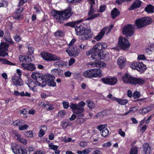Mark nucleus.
<instances>
[{
    "label": "nucleus",
    "instance_id": "39",
    "mask_svg": "<svg viewBox=\"0 0 154 154\" xmlns=\"http://www.w3.org/2000/svg\"><path fill=\"white\" fill-rule=\"evenodd\" d=\"M112 144L111 142L108 141L103 143L102 146L105 148H108L112 146Z\"/></svg>",
    "mask_w": 154,
    "mask_h": 154
},
{
    "label": "nucleus",
    "instance_id": "16",
    "mask_svg": "<svg viewBox=\"0 0 154 154\" xmlns=\"http://www.w3.org/2000/svg\"><path fill=\"white\" fill-rule=\"evenodd\" d=\"M92 34L91 31L90 29H86L84 32L83 34L81 37V39L82 40L87 39L92 37Z\"/></svg>",
    "mask_w": 154,
    "mask_h": 154
},
{
    "label": "nucleus",
    "instance_id": "21",
    "mask_svg": "<svg viewBox=\"0 0 154 154\" xmlns=\"http://www.w3.org/2000/svg\"><path fill=\"white\" fill-rule=\"evenodd\" d=\"M75 31L76 33L78 35H81L82 37L85 29L82 25H80L79 26L76 27L75 28Z\"/></svg>",
    "mask_w": 154,
    "mask_h": 154
},
{
    "label": "nucleus",
    "instance_id": "36",
    "mask_svg": "<svg viewBox=\"0 0 154 154\" xmlns=\"http://www.w3.org/2000/svg\"><path fill=\"white\" fill-rule=\"evenodd\" d=\"M41 127L42 128L40 129L38 133L39 136L40 137H42L44 135V132L47 129V128L45 126H42Z\"/></svg>",
    "mask_w": 154,
    "mask_h": 154
},
{
    "label": "nucleus",
    "instance_id": "56",
    "mask_svg": "<svg viewBox=\"0 0 154 154\" xmlns=\"http://www.w3.org/2000/svg\"><path fill=\"white\" fill-rule=\"evenodd\" d=\"M33 49H28V56L29 57L32 56L33 57V56L32 55L33 54Z\"/></svg>",
    "mask_w": 154,
    "mask_h": 154
},
{
    "label": "nucleus",
    "instance_id": "22",
    "mask_svg": "<svg viewBox=\"0 0 154 154\" xmlns=\"http://www.w3.org/2000/svg\"><path fill=\"white\" fill-rule=\"evenodd\" d=\"M107 27L103 28L99 34L94 38L98 41L100 40L104 35L105 32L107 30Z\"/></svg>",
    "mask_w": 154,
    "mask_h": 154
},
{
    "label": "nucleus",
    "instance_id": "27",
    "mask_svg": "<svg viewBox=\"0 0 154 154\" xmlns=\"http://www.w3.org/2000/svg\"><path fill=\"white\" fill-rule=\"evenodd\" d=\"M83 19H81L74 22H69L65 24V25L66 26H70L73 27L76 26V24L80 23L83 22Z\"/></svg>",
    "mask_w": 154,
    "mask_h": 154
},
{
    "label": "nucleus",
    "instance_id": "2",
    "mask_svg": "<svg viewBox=\"0 0 154 154\" xmlns=\"http://www.w3.org/2000/svg\"><path fill=\"white\" fill-rule=\"evenodd\" d=\"M85 105V103L82 101L79 102L78 104L71 103L69 106L72 112L77 115L78 119L77 122L80 124H82L85 121L82 117L84 116L83 112L84 111V106Z\"/></svg>",
    "mask_w": 154,
    "mask_h": 154
},
{
    "label": "nucleus",
    "instance_id": "32",
    "mask_svg": "<svg viewBox=\"0 0 154 154\" xmlns=\"http://www.w3.org/2000/svg\"><path fill=\"white\" fill-rule=\"evenodd\" d=\"M151 110V107H147L140 109L139 110V112L140 114L144 115L149 112Z\"/></svg>",
    "mask_w": 154,
    "mask_h": 154
},
{
    "label": "nucleus",
    "instance_id": "57",
    "mask_svg": "<svg viewBox=\"0 0 154 154\" xmlns=\"http://www.w3.org/2000/svg\"><path fill=\"white\" fill-rule=\"evenodd\" d=\"M106 6L105 5H101L100 7L99 12H103L106 9Z\"/></svg>",
    "mask_w": 154,
    "mask_h": 154
},
{
    "label": "nucleus",
    "instance_id": "51",
    "mask_svg": "<svg viewBox=\"0 0 154 154\" xmlns=\"http://www.w3.org/2000/svg\"><path fill=\"white\" fill-rule=\"evenodd\" d=\"M20 96L21 97L27 96L30 97L31 96V94L27 92H24V91H23L20 92Z\"/></svg>",
    "mask_w": 154,
    "mask_h": 154
},
{
    "label": "nucleus",
    "instance_id": "50",
    "mask_svg": "<svg viewBox=\"0 0 154 154\" xmlns=\"http://www.w3.org/2000/svg\"><path fill=\"white\" fill-rule=\"evenodd\" d=\"M87 102L88 104V106L91 109L94 108L95 106L94 103L91 101L90 100H88L87 101Z\"/></svg>",
    "mask_w": 154,
    "mask_h": 154
},
{
    "label": "nucleus",
    "instance_id": "42",
    "mask_svg": "<svg viewBox=\"0 0 154 154\" xmlns=\"http://www.w3.org/2000/svg\"><path fill=\"white\" fill-rule=\"evenodd\" d=\"M101 135L103 137H106L109 134V131L108 129L106 128L103 131H101Z\"/></svg>",
    "mask_w": 154,
    "mask_h": 154
},
{
    "label": "nucleus",
    "instance_id": "7",
    "mask_svg": "<svg viewBox=\"0 0 154 154\" xmlns=\"http://www.w3.org/2000/svg\"><path fill=\"white\" fill-rule=\"evenodd\" d=\"M40 55L43 59L46 61H55L61 60V58L55 54L46 52H42Z\"/></svg>",
    "mask_w": 154,
    "mask_h": 154
},
{
    "label": "nucleus",
    "instance_id": "9",
    "mask_svg": "<svg viewBox=\"0 0 154 154\" xmlns=\"http://www.w3.org/2000/svg\"><path fill=\"white\" fill-rule=\"evenodd\" d=\"M101 80L104 84L110 85H114L117 82V78L112 76L103 77L101 79Z\"/></svg>",
    "mask_w": 154,
    "mask_h": 154
},
{
    "label": "nucleus",
    "instance_id": "62",
    "mask_svg": "<svg viewBox=\"0 0 154 154\" xmlns=\"http://www.w3.org/2000/svg\"><path fill=\"white\" fill-rule=\"evenodd\" d=\"M91 149L90 148H88L86 149H84L83 150V154H88L91 152Z\"/></svg>",
    "mask_w": 154,
    "mask_h": 154
},
{
    "label": "nucleus",
    "instance_id": "55",
    "mask_svg": "<svg viewBox=\"0 0 154 154\" xmlns=\"http://www.w3.org/2000/svg\"><path fill=\"white\" fill-rule=\"evenodd\" d=\"M49 147L50 149L54 151L58 149V146L54 145L52 144H50L49 145Z\"/></svg>",
    "mask_w": 154,
    "mask_h": 154
},
{
    "label": "nucleus",
    "instance_id": "33",
    "mask_svg": "<svg viewBox=\"0 0 154 154\" xmlns=\"http://www.w3.org/2000/svg\"><path fill=\"white\" fill-rule=\"evenodd\" d=\"M111 13L112 18L113 19H114L119 14L120 12L116 8H115L111 11Z\"/></svg>",
    "mask_w": 154,
    "mask_h": 154
},
{
    "label": "nucleus",
    "instance_id": "52",
    "mask_svg": "<svg viewBox=\"0 0 154 154\" xmlns=\"http://www.w3.org/2000/svg\"><path fill=\"white\" fill-rule=\"evenodd\" d=\"M28 127V126L26 124L23 125H20L19 126V129L20 131L24 130L26 129Z\"/></svg>",
    "mask_w": 154,
    "mask_h": 154
},
{
    "label": "nucleus",
    "instance_id": "64",
    "mask_svg": "<svg viewBox=\"0 0 154 154\" xmlns=\"http://www.w3.org/2000/svg\"><path fill=\"white\" fill-rule=\"evenodd\" d=\"M60 70V69H59L55 68L52 70L51 72L53 74L55 75L56 74H57L58 73Z\"/></svg>",
    "mask_w": 154,
    "mask_h": 154
},
{
    "label": "nucleus",
    "instance_id": "12",
    "mask_svg": "<svg viewBox=\"0 0 154 154\" xmlns=\"http://www.w3.org/2000/svg\"><path fill=\"white\" fill-rule=\"evenodd\" d=\"M126 37L123 38L121 36L119 38L118 46L120 48H130V43L126 38Z\"/></svg>",
    "mask_w": 154,
    "mask_h": 154
},
{
    "label": "nucleus",
    "instance_id": "23",
    "mask_svg": "<svg viewBox=\"0 0 154 154\" xmlns=\"http://www.w3.org/2000/svg\"><path fill=\"white\" fill-rule=\"evenodd\" d=\"M27 85H28L30 89L33 91L34 89V88L36 87V86L39 85L37 84V81L35 82H34L32 80H29L27 83Z\"/></svg>",
    "mask_w": 154,
    "mask_h": 154
},
{
    "label": "nucleus",
    "instance_id": "29",
    "mask_svg": "<svg viewBox=\"0 0 154 154\" xmlns=\"http://www.w3.org/2000/svg\"><path fill=\"white\" fill-rule=\"evenodd\" d=\"M114 100H116L118 103L120 105H125L128 103V100L126 99H122L118 98H113Z\"/></svg>",
    "mask_w": 154,
    "mask_h": 154
},
{
    "label": "nucleus",
    "instance_id": "14",
    "mask_svg": "<svg viewBox=\"0 0 154 154\" xmlns=\"http://www.w3.org/2000/svg\"><path fill=\"white\" fill-rule=\"evenodd\" d=\"M12 80L13 84L17 86H22L23 85V81L20 77L15 75L12 77Z\"/></svg>",
    "mask_w": 154,
    "mask_h": 154
},
{
    "label": "nucleus",
    "instance_id": "10",
    "mask_svg": "<svg viewBox=\"0 0 154 154\" xmlns=\"http://www.w3.org/2000/svg\"><path fill=\"white\" fill-rule=\"evenodd\" d=\"M134 27L131 24L126 25L123 29V33L127 36H132L134 33Z\"/></svg>",
    "mask_w": 154,
    "mask_h": 154
},
{
    "label": "nucleus",
    "instance_id": "37",
    "mask_svg": "<svg viewBox=\"0 0 154 154\" xmlns=\"http://www.w3.org/2000/svg\"><path fill=\"white\" fill-rule=\"evenodd\" d=\"M33 131L32 130L26 131L24 134L25 136L28 137H32L34 136Z\"/></svg>",
    "mask_w": 154,
    "mask_h": 154
},
{
    "label": "nucleus",
    "instance_id": "61",
    "mask_svg": "<svg viewBox=\"0 0 154 154\" xmlns=\"http://www.w3.org/2000/svg\"><path fill=\"white\" fill-rule=\"evenodd\" d=\"M137 59L139 60H146V58L144 55L140 54L138 55Z\"/></svg>",
    "mask_w": 154,
    "mask_h": 154
},
{
    "label": "nucleus",
    "instance_id": "35",
    "mask_svg": "<svg viewBox=\"0 0 154 154\" xmlns=\"http://www.w3.org/2000/svg\"><path fill=\"white\" fill-rule=\"evenodd\" d=\"M61 126L63 129L66 128L67 126H71L72 123L71 122L63 121L61 122Z\"/></svg>",
    "mask_w": 154,
    "mask_h": 154
},
{
    "label": "nucleus",
    "instance_id": "15",
    "mask_svg": "<svg viewBox=\"0 0 154 154\" xmlns=\"http://www.w3.org/2000/svg\"><path fill=\"white\" fill-rule=\"evenodd\" d=\"M21 66L23 69H26L31 71H33L36 69L35 65L31 63H22L21 64Z\"/></svg>",
    "mask_w": 154,
    "mask_h": 154
},
{
    "label": "nucleus",
    "instance_id": "24",
    "mask_svg": "<svg viewBox=\"0 0 154 154\" xmlns=\"http://www.w3.org/2000/svg\"><path fill=\"white\" fill-rule=\"evenodd\" d=\"M57 61L55 62L53 65L55 67H62L64 66L67 65V63L63 60H57Z\"/></svg>",
    "mask_w": 154,
    "mask_h": 154
},
{
    "label": "nucleus",
    "instance_id": "63",
    "mask_svg": "<svg viewBox=\"0 0 154 154\" xmlns=\"http://www.w3.org/2000/svg\"><path fill=\"white\" fill-rule=\"evenodd\" d=\"M75 62V60L73 58H71L69 61V65L71 66Z\"/></svg>",
    "mask_w": 154,
    "mask_h": 154
},
{
    "label": "nucleus",
    "instance_id": "41",
    "mask_svg": "<svg viewBox=\"0 0 154 154\" xmlns=\"http://www.w3.org/2000/svg\"><path fill=\"white\" fill-rule=\"evenodd\" d=\"M100 15L99 14H91L88 15L89 17L87 18V20H92L95 18L98 17Z\"/></svg>",
    "mask_w": 154,
    "mask_h": 154
},
{
    "label": "nucleus",
    "instance_id": "20",
    "mask_svg": "<svg viewBox=\"0 0 154 154\" xmlns=\"http://www.w3.org/2000/svg\"><path fill=\"white\" fill-rule=\"evenodd\" d=\"M14 134L15 135V137L17 141L25 145L27 144V141L25 139L22 137L20 134L16 132L14 133Z\"/></svg>",
    "mask_w": 154,
    "mask_h": 154
},
{
    "label": "nucleus",
    "instance_id": "17",
    "mask_svg": "<svg viewBox=\"0 0 154 154\" xmlns=\"http://www.w3.org/2000/svg\"><path fill=\"white\" fill-rule=\"evenodd\" d=\"M19 60L20 62H30L33 61V57L20 55L19 57Z\"/></svg>",
    "mask_w": 154,
    "mask_h": 154
},
{
    "label": "nucleus",
    "instance_id": "40",
    "mask_svg": "<svg viewBox=\"0 0 154 154\" xmlns=\"http://www.w3.org/2000/svg\"><path fill=\"white\" fill-rule=\"evenodd\" d=\"M9 44L5 42H2L0 45V48H8Z\"/></svg>",
    "mask_w": 154,
    "mask_h": 154
},
{
    "label": "nucleus",
    "instance_id": "28",
    "mask_svg": "<svg viewBox=\"0 0 154 154\" xmlns=\"http://www.w3.org/2000/svg\"><path fill=\"white\" fill-rule=\"evenodd\" d=\"M144 154H150L151 151L150 146L148 143H145L143 145Z\"/></svg>",
    "mask_w": 154,
    "mask_h": 154
},
{
    "label": "nucleus",
    "instance_id": "34",
    "mask_svg": "<svg viewBox=\"0 0 154 154\" xmlns=\"http://www.w3.org/2000/svg\"><path fill=\"white\" fill-rule=\"evenodd\" d=\"M154 6L149 4L145 8V11L148 13H153L154 12Z\"/></svg>",
    "mask_w": 154,
    "mask_h": 154
},
{
    "label": "nucleus",
    "instance_id": "46",
    "mask_svg": "<svg viewBox=\"0 0 154 154\" xmlns=\"http://www.w3.org/2000/svg\"><path fill=\"white\" fill-rule=\"evenodd\" d=\"M138 152V149L137 147L134 146L131 149L130 154H137Z\"/></svg>",
    "mask_w": 154,
    "mask_h": 154
},
{
    "label": "nucleus",
    "instance_id": "60",
    "mask_svg": "<svg viewBox=\"0 0 154 154\" xmlns=\"http://www.w3.org/2000/svg\"><path fill=\"white\" fill-rule=\"evenodd\" d=\"M119 134L122 137H124L125 136V133L122 131L121 129H119L118 131Z\"/></svg>",
    "mask_w": 154,
    "mask_h": 154
},
{
    "label": "nucleus",
    "instance_id": "38",
    "mask_svg": "<svg viewBox=\"0 0 154 154\" xmlns=\"http://www.w3.org/2000/svg\"><path fill=\"white\" fill-rule=\"evenodd\" d=\"M90 71V69L85 71L82 74L83 76L85 78H91Z\"/></svg>",
    "mask_w": 154,
    "mask_h": 154
},
{
    "label": "nucleus",
    "instance_id": "31",
    "mask_svg": "<svg viewBox=\"0 0 154 154\" xmlns=\"http://www.w3.org/2000/svg\"><path fill=\"white\" fill-rule=\"evenodd\" d=\"M107 44L105 43H98L93 48H106Z\"/></svg>",
    "mask_w": 154,
    "mask_h": 154
},
{
    "label": "nucleus",
    "instance_id": "49",
    "mask_svg": "<svg viewBox=\"0 0 154 154\" xmlns=\"http://www.w3.org/2000/svg\"><path fill=\"white\" fill-rule=\"evenodd\" d=\"M140 96V93L138 91H136L133 93V97L134 99H137L139 98Z\"/></svg>",
    "mask_w": 154,
    "mask_h": 154
},
{
    "label": "nucleus",
    "instance_id": "4",
    "mask_svg": "<svg viewBox=\"0 0 154 154\" xmlns=\"http://www.w3.org/2000/svg\"><path fill=\"white\" fill-rule=\"evenodd\" d=\"M70 8H69L67 9L64 11H58L57 10H53L51 11V15L56 19L61 20H67L69 17L72 14Z\"/></svg>",
    "mask_w": 154,
    "mask_h": 154
},
{
    "label": "nucleus",
    "instance_id": "6",
    "mask_svg": "<svg viewBox=\"0 0 154 154\" xmlns=\"http://www.w3.org/2000/svg\"><path fill=\"white\" fill-rule=\"evenodd\" d=\"M152 21V19L149 17H145L137 19L135 21V24L137 29H140L150 24Z\"/></svg>",
    "mask_w": 154,
    "mask_h": 154
},
{
    "label": "nucleus",
    "instance_id": "54",
    "mask_svg": "<svg viewBox=\"0 0 154 154\" xmlns=\"http://www.w3.org/2000/svg\"><path fill=\"white\" fill-rule=\"evenodd\" d=\"M8 2L6 1H3L2 2H0V7H6L7 6Z\"/></svg>",
    "mask_w": 154,
    "mask_h": 154
},
{
    "label": "nucleus",
    "instance_id": "53",
    "mask_svg": "<svg viewBox=\"0 0 154 154\" xmlns=\"http://www.w3.org/2000/svg\"><path fill=\"white\" fill-rule=\"evenodd\" d=\"M66 113V112L65 111L61 110L58 113V116L59 117H62L64 116Z\"/></svg>",
    "mask_w": 154,
    "mask_h": 154
},
{
    "label": "nucleus",
    "instance_id": "5",
    "mask_svg": "<svg viewBox=\"0 0 154 154\" xmlns=\"http://www.w3.org/2000/svg\"><path fill=\"white\" fill-rule=\"evenodd\" d=\"M31 76L32 78L37 81V84L42 87H45L46 85V83L45 79V75L38 72H34L32 73Z\"/></svg>",
    "mask_w": 154,
    "mask_h": 154
},
{
    "label": "nucleus",
    "instance_id": "25",
    "mask_svg": "<svg viewBox=\"0 0 154 154\" xmlns=\"http://www.w3.org/2000/svg\"><path fill=\"white\" fill-rule=\"evenodd\" d=\"M4 38L6 41L11 44H14V43L11 38L10 34L8 31L5 32Z\"/></svg>",
    "mask_w": 154,
    "mask_h": 154
},
{
    "label": "nucleus",
    "instance_id": "48",
    "mask_svg": "<svg viewBox=\"0 0 154 154\" xmlns=\"http://www.w3.org/2000/svg\"><path fill=\"white\" fill-rule=\"evenodd\" d=\"M106 125H101L99 126H98L97 127V129L100 131H103L105 129H106L107 128Z\"/></svg>",
    "mask_w": 154,
    "mask_h": 154
},
{
    "label": "nucleus",
    "instance_id": "44",
    "mask_svg": "<svg viewBox=\"0 0 154 154\" xmlns=\"http://www.w3.org/2000/svg\"><path fill=\"white\" fill-rule=\"evenodd\" d=\"M105 114V111H103L102 112H99L97 113L95 116L94 118H101L103 117Z\"/></svg>",
    "mask_w": 154,
    "mask_h": 154
},
{
    "label": "nucleus",
    "instance_id": "11",
    "mask_svg": "<svg viewBox=\"0 0 154 154\" xmlns=\"http://www.w3.org/2000/svg\"><path fill=\"white\" fill-rule=\"evenodd\" d=\"M132 69H136L140 72H144L146 69V66L143 63H134L131 65Z\"/></svg>",
    "mask_w": 154,
    "mask_h": 154
},
{
    "label": "nucleus",
    "instance_id": "45",
    "mask_svg": "<svg viewBox=\"0 0 154 154\" xmlns=\"http://www.w3.org/2000/svg\"><path fill=\"white\" fill-rule=\"evenodd\" d=\"M11 124L15 127L17 126L19 127L20 125H21L22 124L20 121L19 120H17L13 122Z\"/></svg>",
    "mask_w": 154,
    "mask_h": 154
},
{
    "label": "nucleus",
    "instance_id": "58",
    "mask_svg": "<svg viewBox=\"0 0 154 154\" xmlns=\"http://www.w3.org/2000/svg\"><path fill=\"white\" fill-rule=\"evenodd\" d=\"M62 104L64 108L67 109L69 107V104L68 102L63 101L62 102Z\"/></svg>",
    "mask_w": 154,
    "mask_h": 154
},
{
    "label": "nucleus",
    "instance_id": "8",
    "mask_svg": "<svg viewBox=\"0 0 154 154\" xmlns=\"http://www.w3.org/2000/svg\"><path fill=\"white\" fill-rule=\"evenodd\" d=\"M12 150L15 154H27L26 149L23 148L19 147L16 143L13 144L11 147Z\"/></svg>",
    "mask_w": 154,
    "mask_h": 154
},
{
    "label": "nucleus",
    "instance_id": "47",
    "mask_svg": "<svg viewBox=\"0 0 154 154\" xmlns=\"http://www.w3.org/2000/svg\"><path fill=\"white\" fill-rule=\"evenodd\" d=\"M54 35L56 37H59L63 36V33L60 30H57L55 32Z\"/></svg>",
    "mask_w": 154,
    "mask_h": 154
},
{
    "label": "nucleus",
    "instance_id": "3",
    "mask_svg": "<svg viewBox=\"0 0 154 154\" xmlns=\"http://www.w3.org/2000/svg\"><path fill=\"white\" fill-rule=\"evenodd\" d=\"M122 79L123 82L132 85H143L145 82L143 79L134 77L127 73L122 76Z\"/></svg>",
    "mask_w": 154,
    "mask_h": 154
},
{
    "label": "nucleus",
    "instance_id": "59",
    "mask_svg": "<svg viewBox=\"0 0 154 154\" xmlns=\"http://www.w3.org/2000/svg\"><path fill=\"white\" fill-rule=\"evenodd\" d=\"M14 38L17 42H19L21 39V38L19 35H16L14 36Z\"/></svg>",
    "mask_w": 154,
    "mask_h": 154
},
{
    "label": "nucleus",
    "instance_id": "1",
    "mask_svg": "<svg viewBox=\"0 0 154 154\" xmlns=\"http://www.w3.org/2000/svg\"><path fill=\"white\" fill-rule=\"evenodd\" d=\"M97 49H92L86 53V54L87 56L91 55V59L94 61V62H91L88 63L87 66L89 68L105 67L106 66V63L99 60L102 59L108 61L111 58V56L109 53L103 51L97 52L98 51Z\"/></svg>",
    "mask_w": 154,
    "mask_h": 154
},
{
    "label": "nucleus",
    "instance_id": "43",
    "mask_svg": "<svg viewBox=\"0 0 154 154\" xmlns=\"http://www.w3.org/2000/svg\"><path fill=\"white\" fill-rule=\"evenodd\" d=\"M82 1V0H71L70 1L68 0L67 2L69 3L76 5L78 3H80Z\"/></svg>",
    "mask_w": 154,
    "mask_h": 154
},
{
    "label": "nucleus",
    "instance_id": "19",
    "mask_svg": "<svg viewBox=\"0 0 154 154\" xmlns=\"http://www.w3.org/2000/svg\"><path fill=\"white\" fill-rule=\"evenodd\" d=\"M142 2L140 0H135L131 6L129 10H133L134 9L139 8L141 5Z\"/></svg>",
    "mask_w": 154,
    "mask_h": 154
},
{
    "label": "nucleus",
    "instance_id": "13",
    "mask_svg": "<svg viewBox=\"0 0 154 154\" xmlns=\"http://www.w3.org/2000/svg\"><path fill=\"white\" fill-rule=\"evenodd\" d=\"M44 78L46 81V84L47 83L48 85L54 87L56 86V83L54 81L55 79L54 76L50 75L45 74Z\"/></svg>",
    "mask_w": 154,
    "mask_h": 154
},
{
    "label": "nucleus",
    "instance_id": "30",
    "mask_svg": "<svg viewBox=\"0 0 154 154\" xmlns=\"http://www.w3.org/2000/svg\"><path fill=\"white\" fill-rule=\"evenodd\" d=\"M94 70H95L94 71L95 72H94V74H95V75L94 76V78H100L103 76L101 72V70L100 69H94Z\"/></svg>",
    "mask_w": 154,
    "mask_h": 154
},
{
    "label": "nucleus",
    "instance_id": "26",
    "mask_svg": "<svg viewBox=\"0 0 154 154\" xmlns=\"http://www.w3.org/2000/svg\"><path fill=\"white\" fill-rule=\"evenodd\" d=\"M126 61V59L123 57H119L117 61V63L120 68H122L125 65Z\"/></svg>",
    "mask_w": 154,
    "mask_h": 154
},
{
    "label": "nucleus",
    "instance_id": "18",
    "mask_svg": "<svg viewBox=\"0 0 154 154\" xmlns=\"http://www.w3.org/2000/svg\"><path fill=\"white\" fill-rule=\"evenodd\" d=\"M66 51L67 53L69 55L72 57H75L77 56L79 53V50L77 49H67Z\"/></svg>",
    "mask_w": 154,
    "mask_h": 154
}]
</instances>
